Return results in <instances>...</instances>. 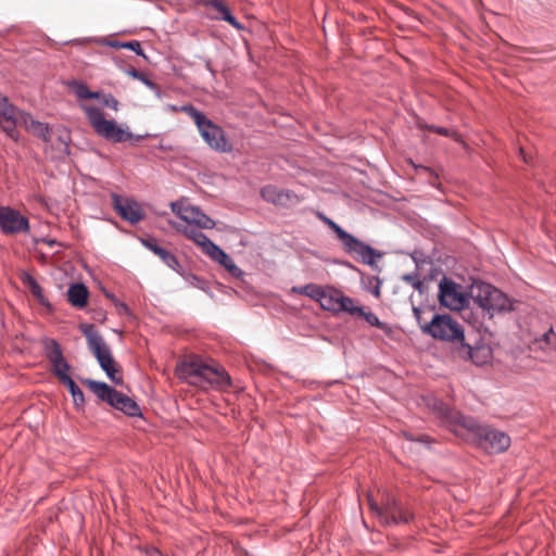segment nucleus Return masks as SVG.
<instances>
[{
	"label": "nucleus",
	"instance_id": "nucleus-8",
	"mask_svg": "<svg viewBox=\"0 0 556 556\" xmlns=\"http://www.w3.org/2000/svg\"><path fill=\"white\" fill-rule=\"evenodd\" d=\"M471 295L490 318L495 314L511 309L510 300L498 289L489 283H478L471 288Z\"/></svg>",
	"mask_w": 556,
	"mask_h": 556
},
{
	"label": "nucleus",
	"instance_id": "nucleus-30",
	"mask_svg": "<svg viewBox=\"0 0 556 556\" xmlns=\"http://www.w3.org/2000/svg\"><path fill=\"white\" fill-rule=\"evenodd\" d=\"M298 202H299V199L294 193H292L290 191L281 190L278 194V198L276 199L275 204L281 205V206H289V205H293Z\"/></svg>",
	"mask_w": 556,
	"mask_h": 556
},
{
	"label": "nucleus",
	"instance_id": "nucleus-35",
	"mask_svg": "<svg viewBox=\"0 0 556 556\" xmlns=\"http://www.w3.org/2000/svg\"><path fill=\"white\" fill-rule=\"evenodd\" d=\"M403 280L409 283L414 289L421 291L424 283L415 274H408L403 276Z\"/></svg>",
	"mask_w": 556,
	"mask_h": 556
},
{
	"label": "nucleus",
	"instance_id": "nucleus-9",
	"mask_svg": "<svg viewBox=\"0 0 556 556\" xmlns=\"http://www.w3.org/2000/svg\"><path fill=\"white\" fill-rule=\"evenodd\" d=\"M320 219L334 231L337 238L341 241L345 252L349 254H356L361 257L362 262L367 265H374L377 257H381L382 254L370 245L358 240L354 236L342 229L337 223L328 218L325 215H319Z\"/></svg>",
	"mask_w": 556,
	"mask_h": 556
},
{
	"label": "nucleus",
	"instance_id": "nucleus-42",
	"mask_svg": "<svg viewBox=\"0 0 556 556\" xmlns=\"http://www.w3.org/2000/svg\"><path fill=\"white\" fill-rule=\"evenodd\" d=\"M454 432H455L456 434H459V433H460V431H459L458 429H455V430H454Z\"/></svg>",
	"mask_w": 556,
	"mask_h": 556
},
{
	"label": "nucleus",
	"instance_id": "nucleus-24",
	"mask_svg": "<svg viewBox=\"0 0 556 556\" xmlns=\"http://www.w3.org/2000/svg\"><path fill=\"white\" fill-rule=\"evenodd\" d=\"M22 282L26 286L31 295L45 307H50L48 299L43 294L42 288L36 281V279L27 273L22 275Z\"/></svg>",
	"mask_w": 556,
	"mask_h": 556
},
{
	"label": "nucleus",
	"instance_id": "nucleus-1",
	"mask_svg": "<svg viewBox=\"0 0 556 556\" xmlns=\"http://www.w3.org/2000/svg\"><path fill=\"white\" fill-rule=\"evenodd\" d=\"M433 408L451 425L469 431L478 445L490 453L504 452L510 445V438L505 432L489 426L479 425L473 418L451 409L442 402H435Z\"/></svg>",
	"mask_w": 556,
	"mask_h": 556
},
{
	"label": "nucleus",
	"instance_id": "nucleus-29",
	"mask_svg": "<svg viewBox=\"0 0 556 556\" xmlns=\"http://www.w3.org/2000/svg\"><path fill=\"white\" fill-rule=\"evenodd\" d=\"M536 344L541 349H556V333L551 328L540 339L536 340Z\"/></svg>",
	"mask_w": 556,
	"mask_h": 556
},
{
	"label": "nucleus",
	"instance_id": "nucleus-10",
	"mask_svg": "<svg viewBox=\"0 0 556 556\" xmlns=\"http://www.w3.org/2000/svg\"><path fill=\"white\" fill-rule=\"evenodd\" d=\"M318 303L323 309L329 311L336 315L340 313H361L358 305L352 298L344 295L340 290L334 288H324Z\"/></svg>",
	"mask_w": 556,
	"mask_h": 556
},
{
	"label": "nucleus",
	"instance_id": "nucleus-23",
	"mask_svg": "<svg viewBox=\"0 0 556 556\" xmlns=\"http://www.w3.org/2000/svg\"><path fill=\"white\" fill-rule=\"evenodd\" d=\"M207 256L223 265L232 276L239 277L242 275V270L219 247L216 245V250L212 251Z\"/></svg>",
	"mask_w": 556,
	"mask_h": 556
},
{
	"label": "nucleus",
	"instance_id": "nucleus-33",
	"mask_svg": "<svg viewBox=\"0 0 556 556\" xmlns=\"http://www.w3.org/2000/svg\"><path fill=\"white\" fill-rule=\"evenodd\" d=\"M98 100H101V102L104 106H108V108L114 110L115 112L118 111V109H119L118 108L119 102L117 101V99H115L110 93H101L100 92V98Z\"/></svg>",
	"mask_w": 556,
	"mask_h": 556
},
{
	"label": "nucleus",
	"instance_id": "nucleus-34",
	"mask_svg": "<svg viewBox=\"0 0 556 556\" xmlns=\"http://www.w3.org/2000/svg\"><path fill=\"white\" fill-rule=\"evenodd\" d=\"M129 75L131 77H134L135 79L142 81L147 87H149L153 90L157 88L156 85L142 72H139L137 70H131L129 72Z\"/></svg>",
	"mask_w": 556,
	"mask_h": 556
},
{
	"label": "nucleus",
	"instance_id": "nucleus-20",
	"mask_svg": "<svg viewBox=\"0 0 556 556\" xmlns=\"http://www.w3.org/2000/svg\"><path fill=\"white\" fill-rule=\"evenodd\" d=\"M21 125L31 135L49 142L52 139V130L45 123L34 119L29 114H21Z\"/></svg>",
	"mask_w": 556,
	"mask_h": 556
},
{
	"label": "nucleus",
	"instance_id": "nucleus-41",
	"mask_svg": "<svg viewBox=\"0 0 556 556\" xmlns=\"http://www.w3.org/2000/svg\"><path fill=\"white\" fill-rule=\"evenodd\" d=\"M520 153L522 154L523 161H525V162H528L527 156L523 154V149H522V148L520 149Z\"/></svg>",
	"mask_w": 556,
	"mask_h": 556
},
{
	"label": "nucleus",
	"instance_id": "nucleus-19",
	"mask_svg": "<svg viewBox=\"0 0 556 556\" xmlns=\"http://www.w3.org/2000/svg\"><path fill=\"white\" fill-rule=\"evenodd\" d=\"M169 224L176 231L181 232L200 247L204 254L208 255L212 251L216 250V244L200 230L201 228L195 226H184L174 222H169Z\"/></svg>",
	"mask_w": 556,
	"mask_h": 556
},
{
	"label": "nucleus",
	"instance_id": "nucleus-17",
	"mask_svg": "<svg viewBox=\"0 0 556 556\" xmlns=\"http://www.w3.org/2000/svg\"><path fill=\"white\" fill-rule=\"evenodd\" d=\"M456 354L463 359H470L477 366L485 365L492 359V349L489 345L471 346L466 341L456 348Z\"/></svg>",
	"mask_w": 556,
	"mask_h": 556
},
{
	"label": "nucleus",
	"instance_id": "nucleus-5",
	"mask_svg": "<svg viewBox=\"0 0 556 556\" xmlns=\"http://www.w3.org/2000/svg\"><path fill=\"white\" fill-rule=\"evenodd\" d=\"M422 332L433 339L450 342L456 348L466 340L463 325L447 314H434L429 323L422 325Z\"/></svg>",
	"mask_w": 556,
	"mask_h": 556
},
{
	"label": "nucleus",
	"instance_id": "nucleus-14",
	"mask_svg": "<svg viewBox=\"0 0 556 556\" xmlns=\"http://www.w3.org/2000/svg\"><path fill=\"white\" fill-rule=\"evenodd\" d=\"M0 229L5 235L27 232L29 223L18 211L9 206H0Z\"/></svg>",
	"mask_w": 556,
	"mask_h": 556
},
{
	"label": "nucleus",
	"instance_id": "nucleus-11",
	"mask_svg": "<svg viewBox=\"0 0 556 556\" xmlns=\"http://www.w3.org/2000/svg\"><path fill=\"white\" fill-rule=\"evenodd\" d=\"M170 210L181 220L187 223L186 226H195L201 229H212L215 222L204 214L198 206L190 205L186 201H175L169 204Z\"/></svg>",
	"mask_w": 556,
	"mask_h": 556
},
{
	"label": "nucleus",
	"instance_id": "nucleus-27",
	"mask_svg": "<svg viewBox=\"0 0 556 556\" xmlns=\"http://www.w3.org/2000/svg\"><path fill=\"white\" fill-rule=\"evenodd\" d=\"M65 381L62 382L73 396V401L76 406H80L85 402L84 393L80 388L75 383L71 377H64Z\"/></svg>",
	"mask_w": 556,
	"mask_h": 556
},
{
	"label": "nucleus",
	"instance_id": "nucleus-26",
	"mask_svg": "<svg viewBox=\"0 0 556 556\" xmlns=\"http://www.w3.org/2000/svg\"><path fill=\"white\" fill-rule=\"evenodd\" d=\"M291 291L293 293H298V294H302V295H306L315 301H319L320 299V295L324 291V288L318 286V285H314V283H308V285H305V286H302V287H293L291 289Z\"/></svg>",
	"mask_w": 556,
	"mask_h": 556
},
{
	"label": "nucleus",
	"instance_id": "nucleus-15",
	"mask_svg": "<svg viewBox=\"0 0 556 556\" xmlns=\"http://www.w3.org/2000/svg\"><path fill=\"white\" fill-rule=\"evenodd\" d=\"M414 514L403 506L401 502L395 498H388L383 504V511L380 521L387 526L407 523L413 520Z\"/></svg>",
	"mask_w": 556,
	"mask_h": 556
},
{
	"label": "nucleus",
	"instance_id": "nucleus-2",
	"mask_svg": "<svg viewBox=\"0 0 556 556\" xmlns=\"http://www.w3.org/2000/svg\"><path fill=\"white\" fill-rule=\"evenodd\" d=\"M177 371L180 378L201 388L210 386L216 390H225L231 384L230 376L224 367L217 364H207L199 357H191L182 362L177 367Z\"/></svg>",
	"mask_w": 556,
	"mask_h": 556
},
{
	"label": "nucleus",
	"instance_id": "nucleus-38",
	"mask_svg": "<svg viewBox=\"0 0 556 556\" xmlns=\"http://www.w3.org/2000/svg\"><path fill=\"white\" fill-rule=\"evenodd\" d=\"M429 130L433 131V132H437L441 136H445V137H453V136H456V132L447 129V128H444V127H437V126H430L429 127Z\"/></svg>",
	"mask_w": 556,
	"mask_h": 556
},
{
	"label": "nucleus",
	"instance_id": "nucleus-31",
	"mask_svg": "<svg viewBox=\"0 0 556 556\" xmlns=\"http://www.w3.org/2000/svg\"><path fill=\"white\" fill-rule=\"evenodd\" d=\"M75 93L79 99H99L100 92L90 91L84 84H75Z\"/></svg>",
	"mask_w": 556,
	"mask_h": 556
},
{
	"label": "nucleus",
	"instance_id": "nucleus-16",
	"mask_svg": "<svg viewBox=\"0 0 556 556\" xmlns=\"http://www.w3.org/2000/svg\"><path fill=\"white\" fill-rule=\"evenodd\" d=\"M112 203L117 214L131 224L140 222L144 217L143 210L136 201L113 194Z\"/></svg>",
	"mask_w": 556,
	"mask_h": 556
},
{
	"label": "nucleus",
	"instance_id": "nucleus-36",
	"mask_svg": "<svg viewBox=\"0 0 556 556\" xmlns=\"http://www.w3.org/2000/svg\"><path fill=\"white\" fill-rule=\"evenodd\" d=\"M119 47L129 49V50L136 52L138 55H143V50L141 48V45L137 40H131L128 42L121 43Z\"/></svg>",
	"mask_w": 556,
	"mask_h": 556
},
{
	"label": "nucleus",
	"instance_id": "nucleus-40",
	"mask_svg": "<svg viewBox=\"0 0 556 556\" xmlns=\"http://www.w3.org/2000/svg\"><path fill=\"white\" fill-rule=\"evenodd\" d=\"M418 168H420L421 170L429 172V173L432 174L431 169L428 168L427 166H419Z\"/></svg>",
	"mask_w": 556,
	"mask_h": 556
},
{
	"label": "nucleus",
	"instance_id": "nucleus-22",
	"mask_svg": "<svg viewBox=\"0 0 556 556\" xmlns=\"http://www.w3.org/2000/svg\"><path fill=\"white\" fill-rule=\"evenodd\" d=\"M88 295V289L83 283H74L67 290L68 302L78 308L87 305Z\"/></svg>",
	"mask_w": 556,
	"mask_h": 556
},
{
	"label": "nucleus",
	"instance_id": "nucleus-28",
	"mask_svg": "<svg viewBox=\"0 0 556 556\" xmlns=\"http://www.w3.org/2000/svg\"><path fill=\"white\" fill-rule=\"evenodd\" d=\"M358 309L361 311V313H354V314H350V315L354 316V317H362L370 326L377 327L379 329H384L386 328V325L379 320V318H378V316L376 314H374L371 312H365L362 306H358Z\"/></svg>",
	"mask_w": 556,
	"mask_h": 556
},
{
	"label": "nucleus",
	"instance_id": "nucleus-25",
	"mask_svg": "<svg viewBox=\"0 0 556 556\" xmlns=\"http://www.w3.org/2000/svg\"><path fill=\"white\" fill-rule=\"evenodd\" d=\"M207 5L215 9L220 13V20L226 21L231 26L237 29H242V25L237 21V18L230 13L228 7L223 3L220 0H211L207 2Z\"/></svg>",
	"mask_w": 556,
	"mask_h": 556
},
{
	"label": "nucleus",
	"instance_id": "nucleus-12",
	"mask_svg": "<svg viewBox=\"0 0 556 556\" xmlns=\"http://www.w3.org/2000/svg\"><path fill=\"white\" fill-rule=\"evenodd\" d=\"M439 290L440 303L445 307L459 311L468 303V299L464 293L462 286L446 277L442 278L440 281Z\"/></svg>",
	"mask_w": 556,
	"mask_h": 556
},
{
	"label": "nucleus",
	"instance_id": "nucleus-18",
	"mask_svg": "<svg viewBox=\"0 0 556 556\" xmlns=\"http://www.w3.org/2000/svg\"><path fill=\"white\" fill-rule=\"evenodd\" d=\"M47 357L52 364V371L55 375V377L60 380L61 383L64 382V377H70L67 372L71 369V367L66 359L64 358L61 346L56 341L51 340L50 343L48 344Z\"/></svg>",
	"mask_w": 556,
	"mask_h": 556
},
{
	"label": "nucleus",
	"instance_id": "nucleus-13",
	"mask_svg": "<svg viewBox=\"0 0 556 556\" xmlns=\"http://www.w3.org/2000/svg\"><path fill=\"white\" fill-rule=\"evenodd\" d=\"M21 114L24 113L11 104L7 97L0 94V126L15 141L18 140L16 125L21 124Z\"/></svg>",
	"mask_w": 556,
	"mask_h": 556
},
{
	"label": "nucleus",
	"instance_id": "nucleus-32",
	"mask_svg": "<svg viewBox=\"0 0 556 556\" xmlns=\"http://www.w3.org/2000/svg\"><path fill=\"white\" fill-rule=\"evenodd\" d=\"M280 191L281 189H278L277 187L269 185L262 188L261 195L265 201L275 204L276 199L278 198Z\"/></svg>",
	"mask_w": 556,
	"mask_h": 556
},
{
	"label": "nucleus",
	"instance_id": "nucleus-7",
	"mask_svg": "<svg viewBox=\"0 0 556 556\" xmlns=\"http://www.w3.org/2000/svg\"><path fill=\"white\" fill-rule=\"evenodd\" d=\"M81 110L85 112L96 134L100 137L112 142H124L134 138L131 132H129L126 128L117 125L115 121L105 119L99 108L83 104Z\"/></svg>",
	"mask_w": 556,
	"mask_h": 556
},
{
	"label": "nucleus",
	"instance_id": "nucleus-39",
	"mask_svg": "<svg viewBox=\"0 0 556 556\" xmlns=\"http://www.w3.org/2000/svg\"><path fill=\"white\" fill-rule=\"evenodd\" d=\"M414 315H415V317L417 319V323H418L420 329L422 330V325H425V323H427L422 318V311L420 308L415 307L414 308Z\"/></svg>",
	"mask_w": 556,
	"mask_h": 556
},
{
	"label": "nucleus",
	"instance_id": "nucleus-21",
	"mask_svg": "<svg viewBox=\"0 0 556 556\" xmlns=\"http://www.w3.org/2000/svg\"><path fill=\"white\" fill-rule=\"evenodd\" d=\"M143 244L155 255H157L169 268L178 270L179 263L175 255L161 248L154 239L144 240Z\"/></svg>",
	"mask_w": 556,
	"mask_h": 556
},
{
	"label": "nucleus",
	"instance_id": "nucleus-37",
	"mask_svg": "<svg viewBox=\"0 0 556 556\" xmlns=\"http://www.w3.org/2000/svg\"><path fill=\"white\" fill-rule=\"evenodd\" d=\"M367 502H368L369 509L372 511V514H375L380 519L381 515H382V511H383V506L380 507L374 501V498H372V496L370 494L367 495Z\"/></svg>",
	"mask_w": 556,
	"mask_h": 556
},
{
	"label": "nucleus",
	"instance_id": "nucleus-4",
	"mask_svg": "<svg viewBox=\"0 0 556 556\" xmlns=\"http://www.w3.org/2000/svg\"><path fill=\"white\" fill-rule=\"evenodd\" d=\"M181 111L193 119L201 137L212 149L218 152H230L232 150L224 129L208 119L201 111L192 105H185Z\"/></svg>",
	"mask_w": 556,
	"mask_h": 556
},
{
	"label": "nucleus",
	"instance_id": "nucleus-6",
	"mask_svg": "<svg viewBox=\"0 0 556 556\" xmlns=\"http://www.w3.org/2000/svg\"><path fill=\"white\" fill-rule=\"evenodd\" d=\"M83 384L86 386L99 400L108 403L124 414L131 417L141 415L140 407L132 399L116 391L105 382L84 379Z\"/></svg>",
	"mask_w": 556,
	"mask_h": 556
},
{
	"label": "nucleus",
	"instance_id": "nucleus-3",
	"mask_svg": "<svg viewBox=\"0 0 556 556\" xmlns=\"http://www.w3.org/2000/svg\"><path fill=\"white\" fill-rule=\"evenodd\" d=\"M79 330L86 337L89 351L97 358L100 367L115 384H122L123 379L118 376L119 369L112 355L110 346L105 343L102 336L91 324H80Z\"/></svg>",
	"mask_w": 556,
	"mask_h": 556
}]
</instances>
